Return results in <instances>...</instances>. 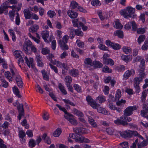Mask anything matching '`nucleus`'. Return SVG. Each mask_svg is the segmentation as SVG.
<instances>
[{"label": "nucleus", "instance_id": "nucleus-9", "mask_svg": "<svg viewBox=\"0 0 148 148\" xmlns=\"http://www.w3.org/2000/svg\"><path fill=\"white\" fill-rule=\"evenodd\" d=\"M67 115L64 116V117L66 119H67L72 124L74 125H76L77 124V121L72 118L73 115L68 112V114H66Z\"/></svg>", "mask_w": 148, "mask_h": 148}, {"label": "nucleus", "instance_id": "nucleus-36", "mask_svg": "<svg viewBox=\"0 0 148 148\" xmlns=\"http://www.w3.org/2000/svg\"><path fill=\"white\" fill-rule=\"evenodd\" d=\"M115 69L116 71L121 72L125 70V67L123 65H120L116 66Z\"/></svg>", "mask_w": 148, "mask_h": 148}, {"label": "nucleus", "instance_id": "nucleus-23", "mask_svg": "<svg viewBox=\"0 0 148 148\" xmlns=\"http://www.w3.org/2000/svg\"><path fill=\"white\" fill-rule=\"evenodd\" d=\"M8 32L10 34V35L12 36V40L13 42L16 41V36L15 34L12 29H10L8 30Z\"/></svg>", "mask_w": 148, "mask_h": 148}, {"label": "nucleus", "instance_id": "nucleus-45", "mask_svg": "<svg viewBox=\"0 0 148 148\" xmlns=\"http://www.w3.org/2000/svg\"><path fill=\"white\" fill-rule=\"evenodd\" d=\"M109 108L110 109L112 110H116L119 112H120V109L119 108L116 107L115 105H114L113 103H110L108 105Z\"/></svg>", "mask_w": 148, "mask_h": 148}, {"label": "nucleus", "instance_id": "nucleus-33", "mask_svg": "<svg viewBox=\"0 0 148 148\" xmlns=\"http://www.w3.org/2000/svg\"><path fill=\"white\" fill-rule=\"evenodd\" d=\"M64 81L66 85H70L72 81L71 77L69 75L66 76L65 77Z\"/></svg>", "mask_w": 148, "mask_h": 148}, {"label": "nucleus", "instance_id": "nucleus-51", "mask_svg": "<svg viewBox=\"0 0 148 148\" xmlns=\"http://www.w3.org/2000/svg\"><path fill=\"white\" fill-rule=\"evenodd\" d=\"M145 38V36L144 35H140L138 39V42L139 45H140L141 43L143 42Z\"/></svg>", "mask_w": 148, "mask_h": 148}, {"label": "nucleus", "instance_id": "nucleus-10", "mask_svg": "<svg viewBox=\"0 0 148 148\" xmlns=\"http://www.w3.org/2000/svg\"><path fill=\"white\" fill-rule=\"evenodd\" d=\"M142 110L140 111V115L141 116L145 118L148 113V106L145 103H143L142 107Z\"/></svg>", "mask_w": 148, "mask_h": 148}, {"label": "nucleus", "instance_id": "nucleus-60", "mask_svg": "<svg viewBox=\"0 0 148 148\" xmlns=\"http://www.w3.org/2000/svg\"><path fill=\"white\" fill-rule=\"evenodd\" d=\"M147 95V93L146 91L144 90L143 91L142 95L140 97V99L141 101H145V99Z\"/></svg>", "mask_w": 148, "mask_h": 148}, {"label": "nucleus", "instance_id": "nucleus-44", "mask_svg": "<svg viewBox=\"0 0 148 148\" xmlns=\"http://www.w3.org/2000/svg\"><path fill=\"white\" fill-rule=\"evenodd\" d=\"M49 36V32L46 31L45 32L42 34V37L45 42H47V38Z\"/></svg>", "mask_w": 148, "mask_h": 148}, {"label": "nucleus", "instance_id": "nucleus-8", "mask_svg": "<svg viewBox=\"0 0 148 148\" xmlns=\"http://www.w3.org/2000/svg\"><path fill=\"white\" fill-rule=\"evenodd\" d=\"M135 74V71L131 69V70H128L124 73L123 77L124 79H127L132 75L133 76Z\"/></svg>", "mask_w": 148, "mask_h": 148}, {"label": "nucleus", "instance_id": "nucleus-37", "mask_svg": "<svg viewBox=\"0 0 148 148\" xmlns=\"http://www.w3.org/2000/svg\"><path fill=\"white\" fill-rule=\"evenodd\" d=\"M115 28L116 29H121L123 27V26L121 24L119 20H117L115 21Z\"/></svg>", "mask_w": 148, "mask_h": 148}, {"label": "nucleus", "instance_id": "nucleus-30", "mask_svg": "<svg viewBox=\"0 0 148 148\" xmlns=\"http://www.w3.org/2000/svg\"><path fill=\"white\" fill-rule=\"evenodd\" d=\"M74 89L78 93H81L82 92V89L81 86L78 84H75L73 85Z\"/></svg>", "mask_w": 148, "mask_h": 148}, {"label": "nucleus", "instance_id": "nucleus-35", "mask_svg": "<svg viewBox=\"0 0 148 148\" xmlns=\"http://www.w3.org/2000/svg\"><path fill=\"white\" fill-rule=\"evenodd\" d=\"M98 112L100 113L105 115H107L108 113V111H107L104 108L99 107L97 109Z\"/></svg>", "mask_w": 148, "mask_h": 148}, {"label": "nucleus", "instance_id": "nucleus-32", "mask_svg": "<svg viewBox=\"0 0 148 148\" xmlns=\"http://www.w3.org/2000/svg\"><path fill=\"white\" fill-rule=\"evenodd\" d=\"M102 71L105 73H111L112 72V70L110 69L108 66L106 65H105L103 67Z\"/></svg>", "mask_w": 148, "mask_h": 148}, {"label": "nucleus", "instance_id": "nucleus-38", "mask_svg": "<svg viewBox=\"0 0 148 148\" xmlns=\"http://www.w3.org/2000/svg\"><path fill=\"white\" fill-rule=\"evenodd\" d=\"M12 90L14 93L17 96H18V97L20 98L21 96L20 95L19 91L17 87L16 86H15L13 88Z\"/></svg>", "mask_w": 148, "mask_h": 148}, {"label": "nucleus", "instance_id": "nucleus-39", "mask_svg": "<svg viewBox=\"0 0 148 148\" xmlns=\"http://www.w3.org/2000/svg\"><path fill=\"white\" fill-rule=\"evenodd\" d=\"M103 62V64L107 65H110L112 66L114 65V63L113 60L109 58Z\"/></svg>", "mask_w": 148, "mask_h": 148}, {"label": "nucleus", "instance_id": "nucleus-43", "mask_svg": "<svg viewBox=\"0 0 148 148\" xmlns=\"http://www.w3.org/2000/svg\"><path fill=\"white\" fill-rule=\"evenodd\" d=\"M39 26L37 25H34L30 28V32H35L37 31L39 29Z\"/></svg>", "mask_w": 148, "mask_h": 148}, {"label": "nucleus", "instance_id": "nucleus-19", "mask_svg": "<svg viewBox=\"0 0 148 148\" xmlns=\"http://www.w3.org/2000/svg\"><path fill=\"white\" fill-rule=\"evenodd\" d=\"M120 134L121 136L123 138H126L127 137H131L130 130L121 132Z\"/></svg>", "mask_w": 148, "mask_h": 148}, {"label": "nucleus", "instance_id": "nucleus-18", "mask_svg": "<svg viewBox=\"0 0 148 148\" xmlns=\"http://www.w3.org/2000/svg\"><path fill=\"white\" fill-rule=\"evenodd\" d=\"M85 128L83 127H76L73 130L75 132V134H84L85 133Z\"/></svg>", "mask_w": 148, "mask_h": 148}, {"label": "nucleus", "instance_id": "nucleus-6", "mask_svg": "<svg viewBox=\"0 0 148 148\" xmlns=\"http://www.w3.org/2000/svg\"><path fill=\"white\" fill-rule=\"evenodd\" d=\"M69 136L75 140V141L77 142L82 143L83 139L84 137L81 134H70Z\"/></svg>", "mask_w": 148, "mask_h": 148}, {"label": "nucleus", "instance_id": "nucleus-4", "mask_svg": "<svg viewBox=\"0 0 148 148\" xmlns=\"http://www.w3.org/2000/svg\"><path fill=\"white\" fill-rule=\"evenodd\" d=\"M137 108L135 106H129L126 108L124 111V116H130L133 113L134 110H136Z\"/></svg>", "mask_w": 148, "mask_h": 148}, {"label": "nucleus", "instance_id": "nucleus-49", "mask_svg": "<svg viewBox=\"0 0 148 148\" xmlns=\"http://www.w3.org/2000/svg\"><path fill=\"white\" fill-rule=\"evenodd\" d=\"M75 34L76 35L82 37L84 35L83 32L81 30V29H75Z\"/></svg>", "mask_w": 148, "mask_h": 148}, {"label": "nucleus", "instance_id": "nucleus-15", "mask_svg": "<svg viewBox=\"0 0 148 148\" xmlns=\"http://www.w3.org/2000/svg\"><path fill=\"white\" fill-rule=\"evenodd\" d=\"M69 74L73 77H76L79 74V72L78 69L73 68L69 71Z\"/></svg>", "mask_w": 148, "mask_h": 148}, {"label": "nucleus", "instance_id": "nucleus-16", "mask_svg": "<svg viewBox=\"0 0 148 148\" xmlns=\"http://www.w3.org/2000/svg\"><path fill=\"white\" fill-rule=\"evenodd\" d=\"M114 36H117L118 37L120 38H123L124 37V34L123 32L121 30H116L114 33Z\"/></svg>", "mask_w": 148, "mask_h": 148}, {"label": "nucleus", "instance_id": "nucleus-20", "mask_svg": "<svg viewBox=\"0 0 148 148\" xmlns=\"http://www.w3.org/2000/svg\"><path fill=\"white\" fill-rule=\"evenodd\" d=\"M96 101H98L100 103H102L106 100V97L101 95H99L96 98Z\"/></svg>", "mask_w": 148, "mask_h": 148}, {"label": "nucleus", "instance_id": "nucleus-17", "mask_svg": "<svg viewBox=\"0 0 148 148\" xmlns=\"http://www.w3.org/2000/svg\"><path fill=\"white\" fill-rule=\"evenodd\" d=\"M93 66L95 69L100 68L102 67L103 64L99 61L95 60L93 61Z\"/></svg>", "mask_w": 148, "mask_h": 148}, {"label": "nucleus", "instance_id": "nucleus-55", "mask_svg": "<svg viewBox=\"0 0 148 148\" xmlns=\"http://www.w3.org/2000/svg\"><path fill=\"white\" fill-rule=\"evenodd\" d=\"M4 2L7 5H16L17 3V1L16 0H7Z\"/></svg>", "mask_w": 148, "mask_h": 148}, {"label": "nucleus", "instance_id": "nucleus-34", "mask_svg": "<svg viewBox=\"0 0 148 148\" xmlns=\"http://www.w3.org/2000/svg\"><path fill=\"white\" fill-rule=\"evenodd\" d=\"M123 51L127 54H128L131 53L132 49L130 47L126 46H124L122 48Z\"/></svg>", "mask_w": 148, "mask_h": 148}, {"label": "nucleus", "instance_id": "nucleus-48", "mask_svg": "<svg viewBox=\"0 0 148 148\" xmlns=\"http://www.w3.org/2000/svg\"><path fill=\"white\" fill-rule=\"evenodd\" d=\"M47 15L50 18H53L56 15V13L54 10H49L47 12Z\"/></svg>", "mask_w": 148, "mask_h": 148}, {"label": "nucleus", "instance_id": "nucleus-59", "mask_svg": "<svg viewBox=\"0 0 148 148\" xmlns=\"http://www.w3.org/2000/svg\"><path fill=\"white\" fill-rule=\"evenodd\" d=\"M22 4L21 3L18 4L17 7L16 6V7H15L13 9V10H12L11 11H12L13 12L15 13L16 12H18L21 9L22 7Z\"/></svg>", "mask_w": 148, "mask_h": 148}, {"label": "nucleus", "instance_id": "nucleus-7", "mask_svg": "<svg viewBox=\"0 0 148 148\" xmlns=\"http://www.w3.org/2000/svg\"><path fill=\"white\" fill-rule=\"evenodd\" d=\"M86 99L88 104L93 108L96 109L97 106V104L95 101L89 95H88L86 97Z\"/></svg>", "mask_w": 148, "mask_h": 148}, {"label": "nucleus", "instance_id": "nucleus-64", "mask_svg": "<svg viewBox=\"0 0 148 148\" xmlns=\"http://www.w3.org/2000/svg\"><path fill=\"white\" fill-rule=\"evenodd\" d=\"M78 19H74L72 21L73 26L74 27H78L79 25Z\"/></svg>", "mask_w": 148, "mask_h": 148}, {"label": "nucleus", "instance_id": "nucleus-22", "mask_svg": "<svg viewBox=\"0 0 148 148\" xmlns=\"http://www.w3.org/2000/svg\"><path fill=\"white\" fill-rule=\"evenodd\" d=\"M58 88L62 94L64 95H66L67 94V92L65 88L61 83H59Z\"/></svg>", "mask_w": 148, "mask_h": 148}, {"label": "nucleus", "instance_id": "nucleus-31", "mask_svg": "<svg viewBox=\"0 0 148 148\" xmlns=\"http://www.w3.org/2000/svg\"><path fill=\"white\" fill-rule=\"evenodd\" d=\"M121 59L126 62H128L130 61L131 57L130 55H122L121 56Z\"/></svg>", "mask_w": 148, "mask_h": 148}, {"label": "nucleus", "instance_id": "nucleus-58", "mask_svg": "<svg viewBox=\"0 0 148 148\" xmlns=\"http://www.w3.org/2000/svg\"><path fill=\"white\" fill-rule=\"evenodd\" d=\"M76 42L77 46L80 48H82L84 47V43L79 40H77Z\"/></svg>", "mask_w": 148, "mask_h": 148}, {"label": "nucleus", "instance_id": "nucleus-27", "mask_svg": "<svg viewBox=\"0 0 148 148\" xmlns=\"http://www.w3.org/2000/svg\"><path fill=\"white\" fill-rule=\"evenodd\" d=\"M84 63L85 64L90 65V66H93V61L90 58H86L84 60Z\"/></svg>", "mask_w": 148, "mask_h": 148}, {"label": "nucleus", "instance_id": "nucleus-12", "mask_svg": "<svg viewBox=\"0 0 148 148\" xmlns=\"http://www.w3.org/2000/svg\"><path fill=\"white\" fill-rule=\"evenodd\" d=\"M15 76V79L17 86L20 88H22L23 86V82L21 76L18 74H16Z\"/></svg>", "mask_w": 148, "mask_h": 148}, {"label": "nucleus", "instance_id": "nucleus-21", "mask_svg": "<svg viewBox=\"0 0 148 148\" xmlns=\"http://www.w3.org/2000/svg\"><path fill=\"white\" fill-rule=\"evenodd\" d=\"M29 68L30 67V65H32L33 59L32 58H29V59L27 56H25L24 58Z\"/></svg>", "mask_w": 148, "mask_h": 148}, {"label": "nucleus", "instance_id": "nucleus-41", "mask_svg": "<svg viewBox=\"0 0 148 148\" xmlns=\"http://www.w3.org/2000/svg\"><path fill=\"white\" fill-rule=\"evenodd\" d=\"M71 6L72 9H74L76 8H77L78 6H79V4L75 1H72L71 3Z\"/></svg>", "mask_w": 148, "mask_h": 148}, {"label": "nucleus", "instance_id": "nucleus-50", "mask_svg": "<svg viewBox=\"0 0 148 148\" xmlns=\"http://www.w3.org/2000/svg\"><path fill=\"white\" fill-rule=\"evenodd\" d=\"M132 27V31L134 32L136 31L137 29V25L134 21H131V27Z\"/></svg>", "mask_w": 148, "mask_h": 148}, {"label": "nucleus", "instance_id": "nucleus-61", "mask_svg": "<svg viewBox=\"0 0 148 148\" xmlns=\"http://www.w3.org/2000/svg\"><path fill=\"white\" fill-rule=\"evenodd\" d=\"M63 101L64 103L66 104H69L73 106H75V104L72 102L71 101L68 99H64L63 100Z\"/></svg>", "mask_w": 148, "mask_h": 148}, {"label": "nucleus", "instance_id": "nucleus-54", "mask_svg": "<svg viewBox=\"0 0 148 148\" xmlns=\"http://www.w3.org/2000/svg\"><path fill=\"white\" fill-rule=\"evenodd\" d=\"M70 36L71 39H73L76 35L75 34V29L72 27V29L70 30Z\"/></svg>", "mask_w": 148, "mask_h": 148}, {"label": "nucleus", "instance_id": "nucleus-40", "mask_svg": "<svg viewBox=\"0 0 148 148\" xmlns=\"http://www.w3.org/2000/svg\"><path fill=\"white\" fill-rule=\"evenodd\" d=\"M4 75L5 77L10 82H12V77L10 76V73L9 71L5 72Z\"/></svg>", "mask_w": 148, "mask_h": 148}, {"label": "nucleus", "instance_id": "nucleus-13", "mask_svg": "<svg viewBox=\"0 0 148 148\" xmlns=\"http://www.w3.org/2000/svg\"><path fill=\"white\" fill-rule=\"evenodd\" d=\"M67 13L68 15L71 19L76 18L78 15V14L77 12L75 11L72 10H68Z\"/></svg>", "mask_w": 148, "mask_h": 148}, {"label": "nucleus", "instance_id": "nucleus-47", "mask_svg": "<svg viewBox=\"0 0 148 148\" xmlns=\"http://www.w3.org/2000/svg\"><path fill=\"white\" fill-rule=\"evenodd\" d=\"M50 50L47 47L42 48L41 50V53L43 55L48 54L50 53Z\"/></svg>", "mask_w": 148, "mask_h": 148}, {"label": "nucleus", "instance_id": "nucleus-53", "mask_svg": "<svg viewBox=\"0 0 148 148\" xmlns=\"http://www.w3.org/2000/svg\"><path fill=\"white\" fill-rule=\"evenodd\" d=\"M121 96V90L119 89L117 90L115 94V98L116 100H119Z\"/></svg>", "mask_w": 148, "mask_h": 148}, {"label": "nucleus", "instance_id": "nucleus-25", "mask_svg": "<svg viewBox=\"0 0 148 148\" xmlns=\"http://www.w3.org/2000/svg\"><path fill=\"white\" fill-rule=\"evenodd\" d=\"M73 111L75 114L76 115V116H77L78 117H84V114L83 113L76 108H74L73 109Z\"/></svg>", "mask_w": 148, "mask_h": 148}, {"label": "nucleus", "instance_id": "nucleus-3", "mask_svg": "<svg viewBox=\"0 0 148 148\" xmlns=\"http://www.w3.org/2000/svg\"><path fill=\"white\" fill-rule=\"evenodd\" d=\"M106 44L107 46L112 47L114 50H119L121 48V46L119 44L112 42L109 40H106Z\"/></svg>", "mask_w": 148, "mask_h": 148}, {"label": "nucleus", "instance_id": "nucleus-52", "mask_svg": "<svg viewBox=\"0 0 148 148\" xmlns=\"http://www.w3.org/2000/svg\"><path fill=\"white\" fill-rule=\"evenodd\" d=\"M97 14L101 21H103L105 18V16L103 14L102 11L101 10L98 11L97 12Z\"/></svg>", "mask_w": 148, "mask_h": 148}, {"label": "nucleus", "instance_id": "nucleus-29", "mask_svg": "<svg viewBox=\"0 0 148 148\" xmlns=\"http://www.w3.org/2000/svg\"><path fill=\"white\" fill-rule=\"evenodd\" d=\"M66 44V43H64L63 41H59V44L63 50H66L69 49L68 46Z\"/></svg>", "mask_w": 148, "mask_h": 148}, {"label": "nucleus", "instance_id": "nucleus-26", "mask_svg": "<svg viewBox=\"0 0 148 148\" xmlns=\"http://www.w3.org/2000/svg\"><path fill=\"white\" fill-rule=\"evenodd\" d=\"M88 121L89 123L94 127H97V125L96 122L90 116H89L88 119Z\"/></svg>", "mask_w": 148, "mask_h": 148}, {"label": "nucleus", "instance_id": "nucleus-5", "mask_svg": "<svg viewBox=\"0 0 148 148\" xmlns=\"http://www.w3.org/2000/svg\"><path fill=\"white\" fill-rule=\"evenodd\" d=\"M14 55L16 58H18V64L21 63L22 64L24 62V60L23 58V54L22 51L19 50H16L14 52Z\"/></svg>", "mask_w": 148, "mask_h": 148}, {"label": "nucleus", "instance_id": "nucleus-62", "mask_svg": "<svg viewBox=\"0 0 148 148\" xmlns=\"http://www.w3.org/2000/svg\"><path fill=\"white\" fill-rule=\"evenodd\" d=\"M148 48V41L145 40L144 42V44L142 45L141 49L144 51L147 50Z\"/></svg>", "mask_w": 148, "mask_h": 148}, {"label": "nucleus", "instance_id": "nucleus-24", "mask_svg": "<svg viewBox=\"0 0 148 148\" xmlns=\"http://www.w3.org/2000/svg\"><path fill=\"white\" fill-rule=\"evenodd\" d=\"M36 141L34 139L30 138L29 141L28 146L31 148H33L36 145Z\"/></svg>", "mask_w": 148, "mask_h": 148}, {"label": "nucleus", "instance_id": "nucleus-46", "mask_svg": "<svg viewBox=\"0 0 148 148\" xmlns=\"http://www.w3.org/2000/svg\"><path fill=\"white\" fill-rule=\"evenodd\" d=\"M16 16L15 17V24L17 25H19L21 23L20 15L18 13H16Z\"/></svg>", "mask_w": 148, "mask_h": 148}, {"label": "nucleus", "instance_id": "nucleus-42", "mask_svg": "<svg viewBox=\"0 0 148 148\" xmlns=\"http://www.w3.org/2000/svg\"><path fill=\"white\" fill-rule=\"evenodd\" d=\"M61 133V129L58 128L53 132V135L54 137H58L60 135Z\"/></svg>", "mask_w": 148, "mask_h": 148}, {"label": "nucleus", "instance_id": "nucleus-2", "mask_svg": "<svg viewBox=\"0 0 148 148\" xmlns=\"http://www.w3.org/2000/svg\"><path fill=\"white\" fill-rule=\"evenodd\" d=\"M122 115L120 117V119H117L114 121V123L118 125H122L123 126H127L128 123L127 122H129L132 120V119L128 116Z\"/></svg>", "mask_w": 148, "mask_h": 148}, {"label": "nucleus", "instance_id": "nucleus-57", "mask_svg": "<svg viewBox=\"0 0 148 148\" xmlns=\"http://www.w3.org/2000/svg\"><path fill=\"white\" fill-rule=\"evenodd\" d=\"M56 106L59 108L60 110L63 112L65 114H68L67 110L64 107H62L61 106L58 104H56Z\"/></svg>", "mask_w": 148, "mask_h": 148}, {"label": "nucleus", "instance_id": "nucleus-1", "mask_svg": "<svg viewBox=\"0 0 148 148\" xmlns=\"http://www.w3.org/2000/svg\"><path fill=\"white\" fill-rule=\"evenodd\" d=\"M135 9L132 7H127L126 10H121L120 11V13L124 18L127 19L129 17L134 18Z\"/></svg>", "mask_w": 148, "mask_h": 148}, {"label": "nucleus", "instance_id": "nucleus-11", "mask_svg": "<svg viewBox=\"0 0 148 148\" xmlns=\"http://www.w3.org/2000/svg\"><path fill=\"white\" fill-rule=\"evenodd\" d=\"M7 5L5 2L0 6V15L4 13L5 15H7L8 13Z\"/></svg>", "mask_w": 148, "mask_h": 148}, {"label": "nucleus", "instance_id": "nucleus-56", "mask_svg": "<svg viewBox=\"0 0 148 148\" xmlns=\"http://www.w3.org/2000/svg\"><path fill=\"white\" fill-rule=\"evenodd\" d=\"M15 15V13L13 12V11H12L10 10L9 11V16L11 21H14Z\"/></svg>", "mask_w": 148, "mask_h": 148}, {"label": "nucleus", "instance_id": "nucleus-63", "mask_svg": "<svg viewBox=\"0 0 148 148\" xmlns=\"http://www.w3.org/2000/svg\"><path fill=\"white\" fill-rule=\"evenodd\" d=\"M110 88L107 86H105L104 87L103 92L105 95H108L109 93Z\"/></svg>", "mask_w": 148, "mask_h": 148}, {"label": "nucleus", "instance_id": "nucleus-28", "mask_svg": "<svg viewBox=\"0 0 148 148\" xmlns=\"http://www.w3.org/2000/svg\"><path fill=\"white\" fill-rule=\"evenodd\" d=\"M44 79L47 81H49V76L47 74V72L45 69H43L41 71Z\"/></svg>", "mask_w": 148, "mask_h": 148}, {"label": "nucleus", "instance_id": "nucleus-14", "mask_svg": "<svg viewBox=\"0 0 148 148\" xmlns=\"http://www.w3.org/2000/svg\"><path fill=\"white\" fill-rule=\"evenodd\" d=\"M23 12L25 19H31L32 13L28 9H25L23 11Z\"/></svg>", "mask_w": 148, "mask_h": 148}]
</instances>
